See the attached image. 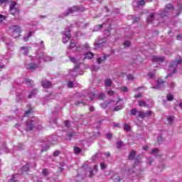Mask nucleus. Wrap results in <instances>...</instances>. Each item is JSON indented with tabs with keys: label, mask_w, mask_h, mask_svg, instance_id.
<instances>
[{
	"label": "nucleus",
	"mask_w": 182,
	"mask_h": 182,
	"mask_svg": "<svg viewBox=\"0 0 182 182\" xmlns=\"http://www.w3.org/2000/svg\"><path fill=\"white\" fill-rule=\"evenodd\" d=\"M79 11L80 12H83V11H85V9L80 8L77 6L71 7V8L68 9L66 11V12L63 13L62 14V16H63V18H64V16H69V15H72V14H75V12H79Z\"/></svg>",
	"instance_id": "obj_1"
},
{
	"label": "nucleus",
	"mask_w": 182,
	"mask_h": 182,
	"mask_svg": "<svg viewBox=\"0 0 182 182\" xmlns=\"http://www.w3.org/2000/svg\"><path fill=\"white\" fill-rule=\"evenodd\" d=\"M15 6H16V1H12L10 6V12L14 16H17V18H19V9H18V8H16Z\"/></svg>",
	"instance_id": "obj_2"
},
{
	"label": "nucleus",
	"mask_w": 182,
	"mask_h": 182,
	"mask_svg": "<svg viewBox=\"0 0 182 182\" xmlns=\"http://www.w3.org/2000/svg\"><path fill=\"white\" fill-rule=\"evenodd\" d=\"M182 63V60L181 59H179V60H177L176 61H174L173 63H172L171 65H170V68H173V71L172 73L171 74H168L167 75V77H171V76H173V73H177V70H176V68H177V66H178V65H180V63Z\"/></svg>",
	"instance_id": "obj_3"
},
{
	"label": "nucleus",
	"mask_w": 182,
	"mask_h": 182,
	"mask_svg": "<svg viewBox=\"0 0 182 182\" xmlns=\"http://www.w3.org/2000/svg\"><path fill=\"white\" fill-rule=\"evenodd\" d=\"M152 111H146V112H143L141 111L138 112V117H141V119H144V117H150V116H152Z\"/></svg>",
	"instance_id": "obj_4"
},
{
	"label": "nucleus",
	"mask_w": 182,
	"mask_h": 182,
	"mask_svg": "<svg viewBox=\"0 0 182 182\" xmlns=\"http://www.w3.org/2000/svg\"><path fill=\"white\" fill-rule=\"evenodd\" d=\"M170 9H173V5L168 4L166 6L164 11L159 14L160 16H161V18H164V16H167L168 15V11H170Z\"/></svg>",
	"instance_id": "obj_5"
},
{
	"label": "nucleus",
	"mask_w": 182,
	"mask_h": 182,
	"mask_svg": "<svg viewBox=\"0 0 182 182\" xmlns=\"http://www.w3.org/2000/svg\"><path fill=\"white\" fill-rule=\"evenodd\" d=\"M12 30L13 36H14V38H18V36H19V33H21V27H19L18 26H13Z\"/></svg>",
	"instance_id": "obj_6"
},
{
	"label": "nucleus",
	"mask_w": 182,
	"mask_h": 182,
	"mask_svg": "<svg viewBox=\"0 0 182 182\" xmlns=\"http://www.w3.org/2000/svg\"><path fill=\"white\" fill-rule=\"evenodd\" d=\"M71 38L72 35H70V30L68 29V32H65L63 38V43H68Z\"/></svg>",
	"instance_id": "obj_7"
},
{
	"label": "nucleus",
	"mask_w": 182,
	"mask_h": 182,
	"mask_svg": "<svg viewBox=\"0 0 182 182\" xmlns=\"http://www.w3.org/2000/svg\"><path fill=\"white\" fill-rule=\"evenodd\" d=\"M152 62L156 63H163L164 62V57H157V56H152L151 58Z\"/></svg>",
	"instance_id": "obj_8"
},
{
	"label": "nucleus",
	"mask_w": 182,
	"mask_h": 182,
	"mask_svg": "<svg viewBox=\"0 0 182 182\" xmlns=\"http://www.w3.org/2000/svg\"><path fill=\"white\" fill-rule=\"evenodd\" d=\"M41 85L45 89H48V87H52V83H50V81H42Z\"/></svg>",
	"instance_id": "obj_9"
},
{
	"label": "nucleus",
	"mask_w": 182,
	"mask_h": 182,
	"mask_svg": "<svg viewBox=\"0 0 182 182\" xmlns=\"http://www.w3.org/2000/svg\"><path fill=\"white\" fill-rule=\"evenodd\" d=\"M27 127L30 132H32L33 130V122L32 119H29L27 121Z\"/></svg>",
	"instance_id": "obj_10"
},
{
	"label": "nucleus",
	"mask_w": 182,
	"mask_h": 182,
	"mask_svg": "<svg viewBox=\"0 0 182 182\" xmlns=\"http://www.w3.org/2000/svg\"><path fill=\"white\" fill-rule=\"evenodd\" d=\"M154 21V13H152V14H151L148 16V18H147V19H146V22H147L148 23H153Z\"/></svg>",
	"instance_id": "obj_11"
},
{
	"label": "nucleus",
	"mask_w": 182,
	"mask_h": 182,
	"mask_svg": "<svg viewBox=\"0 0 182 182\" xmlns=\"http://www.w3.org/2000/svg\"><path fill=\"white\" fill-rule=\"evenodd\" d=\"M36 68H38V65L32 63H29L27 68V69H28L29 70H35V69Z\"/></svg>",
	"instance_id": "obj_12"
},
{
	"label": "nucleus",
	"mask_w": 182,
	"mask_h": 182,
	"mask_svg": "<svg viewBox=\"0 0 182 182\" xmlns=\"http://www.w3.org/2000/svg\"><path fill=\"white\" fill-rule=\"evenodd\" d=\"M136 157V151H132L129 154V160H134Z\"/></svg>",
	"instance_id": "obj_13"
},
{
	"label": "nucleus",
	"mask_w": 182,
	"mask_h": 182,
	"mask_svg": "<svg viewBox=\"0 0 182 182\" xmlns=\"http://www.w3.org/2000/svg\"><path fill=\"white\" fill-rule=\"evenodd\" d=\"M122 109H123V103L119 105H117L114 109H113V112H119V110H122Z\"/></svg>",
	"instance_id": "obj_14"
},
{
	"label": "nucleus",
	"mask_w": 182,
	"mask_h": 182,
	"mask_svg": "<svg viewBox=\"0 0 182 182\" xmlns=\"http://www.w3.org/2000/svg\"><path fill=\"white\" fill-rule=\"evenodd\" d=\"M105 83L106 87H110L112 86V82L110 79H107L105 80Z\"/></svg>",
	"instance_id": "obj_15"
},
{
	"label": "nucleus",
	"mask_w": 182,
	"mask_h": 182,
	"mask_svg": "<svg viewBox=\"0 0 182 182\" xmlns=\"http://www.w3.org/2000/svg\"><path fill=\"white\" fill-rule=\"evenodd\" d=\"M164 85V80H161V79H159L158 80V85L156 87H153V89H159V85Z\"/></svg>",
	"instance_id": "obj_16"
},
{
	"label": "nucleus",
	"mask_w": 182,
	"mask_h": 182,
	"mask_svg": "<svg viewBox=\"0 0 182 182\" xmlns=\"http://www.w3.org/2000/svg\"><path fill=\"white\" fill-rule=\"evenodd\" d=\"M93 56H94L93 53H87L85 54V59H93Z\"/></svg>",
	"instance_id": "obj_17"
},
{
	"label": "nucleus",
	"mask_w": 182,
	"mask_h": 182,
	"mask_svg": "<svg viewBox=\"0 0 182 182\" xmlns=\"http://www.w3.org/2000/svg\"><path fill=\"white\" fill-rule=\"evenodd\" d=\"M112 102H113V100H112L110 102H104V103L101 104V107H102L103 109H106V107H107V106H109V105H110V103H112Z\"/></svg>",
	"instance_id": "obj_18"
},
{
	"label": "nucleus",
	"mask_w": 182,
	"mask_h": 182,
	"mask_svg": "<svg viewBox=\"0 0 182 182\" xmlns=\"http://www.w3.org/2000/svg\"><path fill=\"white\" fill-rule=\"evenodd\" d=\"M138 106H139L140 107H146V106H147V104H146V102L140 100L139 102H138Z\"/></svg>",
	"instance_id": "obj_19"
},
{
	"label": "nucleus",
	"mask_w": 182,
	"mask_h": 182,
	"mask_svg": "<svg viewBox=\"0 0 182 182\" xmlns=\"http://www.w3.org/2000/svg\"><path fill=\"white\" fill-rule=\"evenodd\" d=\"M107 58V57L106 55H104L103 59H102L101 58H98L97 59V63L100 64V63H102V62H105V60H106Z\"/></svg>",
	"instance_id": "obj_20"
},
{
	"label": "nucleus",
	"mask_w": 182,
	"mask_h": 182,
	"mask_svg": "<svg viewBox=\"0 0 182 182\" xmlns=\"http://www.w3.org/2000/svg\"><path fill=\"white\" fill-rule=\"evenodd\" d=\"M166 99L168 102H173L174 97H173V95H171V94H168L166 95Z\"/></svg>",
	"instance_id": "obj_21"
},
{
	"label": "nucleus",
	"mask_w": 182,
	"mask_h": 182,
	"mask_svg": "<svg viewBox=\"0 0 182 182\" xmlns=\"http://www.w3.org/2000/svg\"><path fill=\"white\" fill-rule=\"evenodd\" d=\"M73 48H76V42L75 41L70 43L68 49H73Z\"/></svg>",
	"instance_id": "obj_22"
},
{
	"label": "nucleus",
	"mask_w": 182,
	"mask_h": 182,
	"mask_svg": "<svg viewBox=\"0 0 182 182\" xmlns=\"http://www.w3.org/2000/svg\"><path fill=\"white\" fill-rule=\"evenodd\" d=\"M132 129V127H130V125L129 124H125L124 127V130H125V132H129V130Z\"/></svg>",
	"instance_id": "obj_23"
},
{
	"label": "nucleus",
	"mask_w": 182,
	"mask_h": 182,
	"mask_svg": "<svg viewBox=\"0 0 182 182\" xmlns=\"http://www.w3.org/2000/svg\"><path fill=\"white\" fill-rule=\"evenodd\" d=\"M23 171H25L26 173H28L29 171V164H26L24 166H23Z\"/></svg>",
	"instance_id": "obj_24"
},
{
	"label": "nucleus",
	"mask_w": 182,
	"mask_h": 182,
	"mask_svg": "<svg viewBox=\"0 0 182 182\" xmlns=\"http://www.w3.org/2000/svg\"><path fill=\"white\" fill-rule=\"evenodd\" d=\"M80 151H82L80 148H79L77 146L74 147V152L75 153V154H79V153H80Z\"/></svg>",
	"instance_id": "obj_25"
},
{
	"label": "nucleus",
	"mask_w": 182,
	"mask_h": 182,
	"mask_svg": "<svg viewBox=\"0 0 182 182\" xmlns=\"http://www.w3.org/2000/svg\"><path fill=\"white\" fill-rule=\"evenodd\" d=\"M137 113H139V111H137L136 108L131 109V114H132L133 116H136Z\"/></svg>",
	"instance_id": "obj_26"
},
{
	"label": "nucleus",
	"mask_w": 182,
	"mask_h": 182,
	"mask_svg": "<svg viewBox=\"0 0 182 182\" xmlns=\"http://www.w3.org/2000/svg\"><path fill=\"white\" fill-rule=\"evenodd\" d=\"M21 50H26V52L24 53L25 55H28L29 53V50L28 49V47L23 46L21 48Z\"/></svg>",
	"instance_id": "obj_27"
},
{
	"label": "nucleus",
	"mask_w": 182,
	"mask_h": 182,
	"mask_svg": "<svg viewBox=\"0 0 182 182\" xmlns=\"http://www.w3.org/2000/svg\"><path fill=\"white\" fill-rule=\"evenodd\" d=\"M32 108H30L28 110L25 112L24 116L25 117H28V114H31V113H32Z\"/></svg>",
	"instance_id": "obj_28"
},
{
	"label": "nucleus",
	"mask_w": 182,
	"mask_h": 182,
	"mask_svg": "<svg viewBox=\"0 0 182 182\" xmlns=\"http://www.w3.org/2000/svg\"><path fill=\"white\" fill-rule=\"evenodd\" d=\"M146 2L144 1H140L137 2V6H143L145 5Z\"/></svg>",
	"instance_id": "obj_29"
},
{
	"label": "nucleus",
	"mask_w": 182,
	"mask_h": 182,
	"mask_svg": "<svg viewBox=\"0 0 182 182\" xmlns=\"http://www.w3.org/2000/svg\"><path fill=\"white\" fill-rule=\"evenodd\" d=\"M117 146L118 147V149H120V147H122L123 146V141H118L117 142Z\"/></svg>",
	"instance_id": "obj_30"
},
{
	"label": "nucleus",
	"mask_w": 182,
	"mask_h": 182,
	"mask_svg": "<svg viewBox=\"0 0 182 182\" xmlns=\"http://www.w3.org/2000/svg\"><path fill=\"white\" fill-rule=\"evenodd\" d=\"M139 21H140V17L134 18V23H139Z\"/></svg>",
	"instance_id": "obj_31"
},
{
	"label": "nucleus",
	"mask_w": 182,
	"mask_h": 182,
	"mask_svg": "<svg viewBox=\"0 0 182 182\" xmlns=\"http://www.w3.org/2000/svg\"><path fill=\"white\" fill-rule=\"evenodd\" d=\"M64 124H65V127H67V128L70 127V123L69 122V121H65Z\"/></svg>",
	"instance_id": "obj_32"
},
{
	"label": "nucleus",
	"mask_w": 182,
	"mask_h": 182,
	"mask_svg": "<svg viewBox=\"0 0 182 182\" xmlns=\"http://www.w3.org/2000/svg\"><path fill=\"white\" fill-rule=\"evenodd\" d=\"M107 95H109V96H113L114 95V91L109 90L107 91Z\"/></svg>",
	"instance_id": "obj_33"
},
{
	"label": "nucleus",
	"mask_w": 182,
	"mask_h": 182,
	"mask_svg": "<svg viewBox=\"0 0 182 182\" xmlns=\"http://www.w3.org/2000/svg\"><path fill=\"white\" fill-rule=\"evenodd\" d=\"M100 167L102 168V170H105V168H106V164H105V162H102L100 164Z\"/></svg>",
	"instance_id": "obj_34"
},
{
	"label": "nucleus",
	"mask_w": 182,
	"mask_h": 182,
	"mask_svg": "<svg viewBox=\"0 0 182 182\" xmlns=\"http://www.w3.org/2000/svg\"><path fill=\"white\" fill-rule=\"evenodd\" d=\"M68 87H70V88L73 87V82H72V81L68 82Z\"/></svg>",
	"instance_id": "obj_35"
},
{
	"label": "nucleus",
	"mask_w": 182,
	"mask_h": 182,
	"mask_svg": "<svg viewBox=\"0 0 182 182\" xmlns=\"http://www.w3.org/2000/svg\"><path fill=\"white\" fill-rule=\"evenodd\" d=\"M70 60L72 62V63H76L77 60L75 58L70 57Z\"/></svg>",
	"instance_id": "obj_36"
},
{
	"label": "nucleus",
	"mask_w": 182,
	"mask_h": 182,
	"mask_svg": "<svg viewBox=\"0 0 182 182\" xmlns=\"http://www.w3.org/2000/svg\"><path fill=\"white\" fill-rule=\"evenodd\" d=\"M156 153H159V149L158 148L152 149V151H151L152 154H156Z\"/></svg>",
	"instance_id": "obj_37"
},
{
	"label": "nucleus",
	"mask_w": 182,
	"mask_h": 182,
	"mask_svg": "<svg viewBox=\"0 0 182 182\" xmlns=\"http://www.w3.org/2000/svg\"><path fill=\"white\" fill-rule=\"evenodd\" d=\"M95 46L96 48H102L103 46V43H95Z\"/></svg>",
	"instance_id": "obj_38"
},
{
	"label": "nucleus",
	"mask_w": 182,
	"mask_h": 182,
	"mask_svg": "<svg viewBox=\"0 0 182 182\" xmlns=\"http://www.w3.org/2000/svg\"><path fill=\"white\" fill-rule=\"evenodd\" d=\"M59 154H60V151H55L54 153H53V156L55 157H58V156H59Z\"/></svg>",
	"instance_id": "obj_39"
},
{
	"label": "nucleus",
	"mask_w": 182,
	"mask_h": 182,
	"mask_svg": "<svg viewBox=\"0 0 182 182\" xmlns=\"http://www.w3.org/2000/svg\"><path fill=\"white\" fill-rule=\"evenodd\" d=\"M9 182H16V179H15V176H11V178L10 179Z\"/></svg>",
	"instance_id": "obj_40"
},
{
	"label": "nucleus",
	"mask_w": 182,
	"mask_h": 182,
	"mask_svg": "<svg viewBox=\"0 0 182 182\" xmlns=\"http://www.w3.org/2000/svg\"><path fill=\"white\" fill-rule=\"evenodd\" d=\"M6 5V1H0V6Z\"/></svg>",
	"instance_id": "obj_41"
},
{
	"label": "nucleus",
	"mask_w": 182,
	"mask_h": 182,
	"mask_svg": "<svg viewBox=\"0 0 182 182\" xmlns=\"http://www.w3.org/2000/svg\"><path fill=\"white\" fill-rule=\"evenodd\" d=\"M3 21H5V16L2 14H0V23Z\"/></svg>",
	"instance_id": "obj_42"
},
{
	"label": "nucleus",
	"mask_w": 182,
	"mask_h": 182,
	"mask_svg": "<svg viewBox=\"0 0 182 182\" xmlns=\"http://www.w3.org/2000/svg\"><path fill=\"white\" fill-rule=\"evenodd\" d=\"M120 181H122V179H120L119 176H117L114 179V182H120Z\"/></svg>",
	"instance_id": "obj_43"
},
{
	"label": "nucleus",
	"mask_w": 182,
	"mask_h": 182,
	"mask_svg": "<svg viewBox=\"0 0 182 182\" xmlns=\"http://www.w3.org/2000/svg\"><path fill=\"white\" fill-rule=\"evenodd\" d=\"M43 176H48V169H43L42 171Z\"/></svg>",
	"instance_id": "obj_44"
},
{
	"label": "nucleus",
	"mask_w": 182,
	"mask_h": 182,
	"mask_svg": "<svg viewBox=\"0 0 182 182\" xmlns=\"http://www.w3.org/2000/svg\"><path fill=\"white\" fill-rule=\"evenodd\" d=\"M148 76L149 77H154V76H155V74L154 73H148Z\"/></svg>",
	"instance_id": "obj_45"
},
{
	"label": "nucleus",
	"mask_w": 182,
	"mask_h": 182,
	"mask_svg": "<svg viewBox=\"0 0 182 182\" xmlns=\"http://www.w3.org/2000/svg\"><path fill=\"white\" fill-rule=\"evenodd\" d=\"M161 140H163V137L159 136L157 140L158 144H160V143L161 142Z\"/></svg>",
	"instance_id": "obj_46"
},
{
	"label": "nucleus",
	"mask_w": 182,
	"mask_h": 182,
	"mask_svg": "<svg viewBox=\"0 0 182 182\" xmlns=\"http://www.w3.org/2000/svg\"><path fill=\"white\" fill-rule=\"evenodd\" d=\"M104 97H105V94H100V95H99V99H100V100H103Z\"/></svg>",
	"instance_id": "obj_47"
},
{
	"label": "nucleus",
	"mask_w": 182,
	"mask_h": 182,
	"mask_svg": "<svg viewBox=\"0 0 182 182\" xmlns=\"http://www.w3.org/2000/svg\"><path fill=\"white\" fill-rule=\"evenodd\" d=\"M168 121L169 123H173V117L170 116L168 117Z\"/></svg>",
	"instance_id": "obj_48"
},
{
	"label": "nucleus",
	"mask_w": 182,
	"mask_h": 182,
	"mask_svg": "<svg viewBox=\"0 0 182 182\" xmlns=\"http://www.w3.org/2000/svg\"><path fill=\"white\" fill-rule=\"evenodd\" d=\"M124 46H130V41H125L124 43Z\"/></svg>",
	"instance_id": "obj_49"
},
{
	"label": "nucleus",
	"mask_w": 182,
	"mask_h": 182,
	"mask_svg": "<svg viewBox=\"0 0 182 182\" xmlns=\"http://www.w3.org/2000/svg\"><path fill=\"white\" fill-rule=\"evenodd\" d=\"M121 90H122V92H127V87H121Z\"/></svg>",
	"instance_id": "obj_50"
},
{
	"label": "nucleus",
	"mask_w": 182,
	"mask_h": 182,
	"mask_svg": "<svg viewBox=\"0 0 182 182\" xmlns=\"http://www.w3.org/2000/svg\"><path fill=\"white\" fill-rule=\"evenodd\" d=\"M127 79H128L129 80H133V79H134V77L132 75H128V76H127Z\"/></svg>",
	"instance_id": "obj_51"
},
{
	"label": "nucleus",
	"mask_w": 182,
	"mask_h": 182,
	"mask_svg": "<svg viewBox=\"0 0 182 182\" xmlns=\"http://www.w3.org/2000/svg\"><path fill=\"white\" fill-rule=\"evenodd\" d=\"M80 63L79 64H76L74 68L75 70H77L80 68Z\"/></svg>",
	"instance_id": "obj_52"
},
{
	"label": "nucleus",
	"mask_w": 182,
	"mask_h": 182,
	"mask_svg": "<svg viewBox=\"0 0 182 182\" xmlns=\"http://www.w3.org/2000/svg\"><path fill=\"white\" fill-rule=\"evenodd\" d=\"M112 134H107V139H112Z\"/></svg>",
	"instance_id": "obj_53"
},
{
	"label": "nucleus",
	"mask_w": 182,
	"mask_h": 182,
	"mask_svg": "<svg viewBox=\"0 0 182 182\" xmlns=\"http://www.w3.org/2000/svg\"><path fill=\"white\" fill-rule=\"evenodd\" d=\"M76 50H77V52H82V48L78 46L76 48Z\"/></svg>",
	"instance_id": "obj_54"
},
{
	"label": "nucleus",
	"mask_w": 182,
	"mask_h": 182,
	"mask_svg": "<svg viewBox=\"0 0 182 182\" xmlns=\"http://www.w3.org/2000/svg\"><path fill=\"white\" fill-rule=\"evenodd\" d=\"M83 47H84L85 49H89V44L85 43V44H84Z\"/></svg>",
	"instance_id": "obj_55"
},
{
	"label": "nucleus",
	"mask_w": 182,
	"mask_h": 182,
	"mask_svg": "<svg viewBox=\"0 0 182 182\" xmlns=\"http://www.w3.org/2000/svg\"><path fill=\"white\" fill-rule=\"evenodd\" d=\"M25 82L27 85H31V80L29 79H26Z\"/></svg>",
	"instance_id": "obj_56"
},
{
	"label": "nucleus",
	"mask_w": 182,
	"mask_h": 182,
	"mask_svg": "<svg viewBox=\"0 0 182 182\" xmlns=\"http://www.w3.org/2000/svg\"><path fill=\"white\" fill-rule=\"evenodd\" d=\"M181 37H182V35H180V34H178L176 36V38H177L178 41H180V39H181Z\"/></svg>",
	"instance_id": "obj_57"
},
{
	"label": "nucleus",
	"mask_w": 182,
	"mask_h": 182,
	"mask_svg": "<svg viewBox=\"0 0 182 182\" xmlns=\"http://www.w3.org/2000/svg\"><path fill=\"white\" fill-rule=\"evenodd\" d=\"M23 40L25 42H28L29 41V36L25 37Z\"/></svg>",
	"instance_id": "obj_58"
},
{
	"label": "nucleus",
	"mask_w": 182,
	"mask_h": 182,
	"mask_svg": "<svg viewBox=\"0 0 182 182\" xmlns=\"http://www.w3.org/2000/svg\"><path fill=\"white\" fill-rule=\"evenodd\" d=\"M97 26L98 29H102V28H103V24H99Z\"/></svg>",
	"instance_id": "obj_59"
},
{
	"label": "nucleus",
	"mask_w": 182,
	"mask_h": 182,
	"mask_svg": "<svg viewBox=\"0 0 182 182\" xmlns=\"http://www.w3.org/2000/svg\"><path fill=\"white\" fill-rule=\"evenodd\" d=\"M35 33V31H29L28 32V37L32 36V33Z\"/></svg>",
	"instance_id": "obj_60"
},
{
	"label": "nucleus",
	"mask_w": 182,
	"mask_h": 182,
	"mask_svg": "<svg viewBox=\"0 0 182 182\" xmlns=\"http://www.w3.org/2000/svg\"><path fill=\"white\" fill-rule=\"evenodd\" d=\"M114 127H120V124L119 123L114 124Z\"/></svg>",
	"instance_id": "obj_61"
},
{
	"label": "nucleus",
	"mask_w": 182,
	"mask_h": 182,
	"mask_svg": "<svg viewBox=\"0 0 182 182\" xmlns=\"http://www.w3.org/2000/svg\"><path fill=\"white\" fill-rule=\"evenodd\" d=\"M105 156L106 157H110V152H106Z\"/></svg>",
	"instance_id": "obj_62"
},
{
	"label": "nucleus",
	"mask_w": 182,
	"mask_h": 182,
	"mask_svg": "<svg viewBox=\"0 0 182 182\" xmlns=\"http://www.w3.org/2000/svg\"><path fill=\"white\" fill-rule=\"evenodd\" d=\"M143 150H149V146H143Z\"/></svg>",
	"instance_id": "obj_63"
},
{
	"label": "nucleus",
	"mask_w": 182,
	"mask_h": 182,
	"mask_svg": "<svg viewBox=\"0 0 182 182\" xmlns=\"http://www.w3.org/2000/svg\"><path fill=\"white\" fill-rule=\"evenodd\" d=\"M94 174H93V171H90V177H93Z\"/></svg>",
	"instance_id": "obj_64"
}]
</instances>
